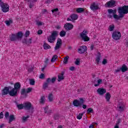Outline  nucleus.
Returning <instances> with one entry per match:
<instances>
[{
  "label": "nucleus",
  "instance_id": "f257e3e1",
  "mask_svg": "<svg viewBox=\"0 0 128 128\" xmlns=\"http://www.w3.org/2000/svg\"><path fill=\"white\" fill-rule=\"evenodd\" d=\"M0 6L2 8V10L3 12H8L10 10V6L7 4H6L0 0Z\"/></svg>",
  "mask_w": 128,
  "mask_h": 128
},
{
  "label": "nucleus",
  "instance_id": "f03ea898",
  "mask_svg": "<svg viewBox=\"0 0 128 128\" xmlns=\"http://www.w3.org/2000/svg\"><path fill=\"white\" fill-rule=\"evenodd\" d=\"M80 36L82 40L84 42H88V40H90V38L88 36V31L86 30H83V32L80 34Z\"/></svg>",
  "mask_w": 128,
  "mask_h": 128
},
{
  "label": "nucleus",
  "instance_id": "7ed1b4c3",
  "mask_svg": "<svg viewBox=\"0 0 128 128\" xmlns=\"http://www.w3.org/2000/svg\"><path fill=\"white\" fill-rule=\"evenodd\" d=\"M58 36V32L57 31H53L51 36L48 38V40L50 44H52V42H54L56 40V38Z\"/></svg>",
  "mask_w": 128,
  "mask_h": 128
},
{
  "label": "nucleus",
  "instance_id": "20e7f679",
  "mask_svg": "<svg viewBox=\"0 0 128 128\" xmlns=\"http://www.w3.org/2000/svg\"><path fill=\"white\" fill-rule=\"evenodd\" d=\"M118 13L121 14H128V6H124L122 7H120L118 8Z\"/></svg>",
  "mask_w": 128,
  "mask_h": 128
},
{
  "label": "nucleus",
  "instance_id": "39448f33",
  "mask_svg": "<svg viewBox=\"0 0 128 128\" xmlns=\"http://www.w3.org/2000/svg\"><path fill=\"white\" fill-rule=\"evenodd\" d=\"M24 110H34V106L32 105V103L30 102H26L24 103Z\"/></svg>",
  "mask_w": 128,
  "mask_h": 128
},
{
  "label": "nucleus",
  "instance_id": "423d86ee",
  "mask_svg": "<svg viewBox=\"0 0 128 128\" xmlns=\"http://www.w3.org/2000/svg\"><path fill=\"white\" fill-rule=\"evenodd\" d=\"M112 36L114 40H120V36H122V34L120 32H113Z\"/></svg>",
  "mask_w": 128,
  "mask_h": 128
},
{
  "label": "nucleus",
  "instance_id": "0eeeda50",
  "mask_svg": "<svg viewBox=\"0 0 128 128\" xmlns=\"http://www.w3.org/2000/svg\"><path fill=\"white\" fill-rule=\"evenodd\" d=\"M117 108L118 112H124V103L122 102H119Z\"/></svg>",
  "mask_w": 128,
  "mask_h": 128
},
{
  "label": "nucleus",
  "instance_id": "6e6552de",
  "mask_svg": "<svg viewBox=\"0 0 128 128\" xmlns=\"http://www.w3.org/2000/svg\"><path fill=\"white\" fill-rule=\"evenodd\" d=\"M62 39L58 38L57 40V42L56 44V46L54 48V50H58L59 48H60V46H62Z\"/></svg>",
  "mask_w": 128,
  "mask_h": 128
},
{
  "label": "nucleus",
  "instance_id": "1a4fd4ad",
  "mask_svg": "<svg viewBox=\"0 0 128 128\" xmlns=\"http://www.w3.org/2000/svg\"><path fill=\"white\" fill-rule=\"evenodd\" d=\"M10 88H12V86L4 87L2 91V96H6V94H10Z\"/></svg>",
  "mask_w": 128,
  "mask_h": 128
},
{
  "label": "nucleus",
  "instance_id": "9d476101",
  "mask_svg": "<svg viewBox=\"0 0 128 128\" xmlns=\"http://www.w3.org/2000/svg\"><path fill=\"white\" fill-rule=\"evenodd\" d=\"M88 50V48L86 46H82L78 49V52L79 54H84Z\"/></svg>",
  "mask_w": 128,
  "mask_h": 128
},
{
  "label": "nucleus",
  "instance_id": "9b49d317",
  "mask_svg": "<svg viewBox=\"0 0 128 128\" xmlns=\"http://www.w3.org/2000/svg\"><path fill=\"white\" fill-rule=\"evenodd\" d=\"M78 18V14H72L70 16V18H67V20L68 22H72V20H76Z\"/></svg>",
  "mask_w": 128,
  "mask_h": 128
},
{
  "label": "nucleus",
  "instance_id": "f8f14e48",
  "mask_svg": "<svg viewBox=\"0 0 128 128\" xmlns=\"http://www.w3.org/2000/svg\"><path fill=\"white\" fill-rule=\"evenodd\" d=\"M18 90L15 89V88H12V90H10L9 92V94L11 96H16V94H18Z\"/></svg>",
  "mask_w": 128,
  "mask_h": 128
},
{
  "label": "nucleus",
  "instance_id": "ddd939ff",
  "mask_svg": "<svg viewBox=\"0 0 128 128\" xmlns=\"http://www.w3.org/2000/svg\"><path fill=\"white\" fill-rule=\"evenodd\" d=\"M97 92L98 94L100 96H104V94L106 92V90L104 88H98L97 90Z\"/></svg>",
  "mask_w": 128,
  "mask_h": 128
},
{
  "label": "nucleus",
  "instance_id": "4468645a",
  "mask_svg": "<svg viewBox=\"0 0 128 128\" xmlns=\"http://www.w3.org/2000/svg\"><path fill=\"white\" fill-rule=\"evenodd\" d=\"M64 28L66 30H70L74 28V25L70 24V23H66L64 25Z\"/></svg>",
  "mask_w": 128,
  "mask_h": 128
},
{
  "label": "nucleus",
  "instance_id": "2eb2a0df",
  "mask_svg": "<svg viewBox=\"0 0 128 128\" xmlns=\"http://www.w3.org/2000/svg\"><path fill=\"white\" fill-rule=\"evenodd\" d=\"M24 0L26 2H30V4L28 5L30 8H34V2H36V0Z\"/></svg>",
  "mask_w": 128,
  "mask_h": 128
},
{
  "label": "nucleus",
  "instance_id": "dca6fc26",
  "mask_svg": "<svg viewBox=\"0 0 128 128\" xmlns=\"http://www.w3.org/2000/svg\"><path fill=\"white\" fill-rule=\"evenodd\" d=\"M114 4H116V1L114 0H111L107 2V6L108 8L114 7Z\"/></svg>",
  "mask_w": 128,
  "mask_h": 128
},
{
  "label": "nucleus",
  "instance_id": "f3484780",
  "mask_svg": "<svg viewBox=\"0 0 128 128\" xmlns=\"http://www.w3.org/2000/svg\"><path fill=\"white\" fill-rule=\"evenodd\" d=\"M90 8L92 10H98V5H96L95 2H94L92 4H91Z\"/></svg>",
  "mask_w": 128,
  "mask_h": 128
},
{
  "label": "nucleus",
  "instance_id": "a211bd4d",
  "mask_svg": "<svg viewBox=\"0 0 128 128\" xmlns=\"http://www.w3.org/2000/svg\"><path fill=\"white\" fill-rule=\"evenodd\" d=\"M120 14V16H118L117 14H114L113 15V16H114V18H115V20H120V18H124V14Z\"/></svg>",
  "mask_w": 128,
  "mask_h": 128
},
{
  "label": "nucleus",
  "instance_id": "6ab92c4d",
  "mask_svg": "<svg viewBox=\"0 0 128 128\" xmlns=\"http://www.w3.org/2000/svg\"><path fill=\"white\" fill-rule=\"evenodd\" d=\"M18 110H22L24 108V104H18L17 102H15Z\"/></svg>",
  "mask_w": 128,
  "mask_h": 128
},
{
  "label": "nucleus",
  "instance_id": "aec40b11",
  "mask_svg": "<svg viewBox=\"0 0 128 128\" xmlns=\"http://www.w3.org/2000/svg\"><path fill=\"white\" fill-rule=\"evenodd\" d=\"M64 72H62L61 74L58 76V82H60V80H64Z\"/></svg>",
  "mask_w": 128,
  "mask_h": 128
},
{
  "label": "nucleus",
  "instance_id": "412c9836",
  "mask_svg": "<svg viewBox=\"0 0 128 128\" xmlns=\"http://www.w3.org/2000/svg\"><path fill=\"white\" fill-rule=\"evenodd\" d=\"M111 97L112 96H110V93L108 92L106 94L105 98L106 102H108V104H110V100Z\"/></svg>",
  "mask_w": 128,
  "mask_h": 128
},
{
  "label": "nucleus",
  "instance_id": "4be33fe9",
  "mask_svg": "<svg viewBox=\"0 0 128 128\" xmlns=\"http://www.w3.org/2000/svg\"><path fill=\"white\" fill-rule=\"evenodd\" d=\"M14 120H16V117L14 114H10L9 116V121L8 123L11 124L12 122H14Z\"/></svg>",
  "mask_w": 128,
  "mask_h": 128
},
{
  "label": "nucleus",
  "instance_id": "5701e85b",
  "mask_svg": "<svg viewBox=\"0 0 128 128\" xmlns=\"http://www.w3.org/2000/svg\"><path fill=\"white\" fill-rule=\"evenodd\" d=\"M14 88H15L18 91L20 90V82H16L14 84Z\"/></svg>",
  "mask_w": 128,
  "mask_h": 128
},
{
  "label": "nucleus",
  "instance_id": "b1692460",
  "mask_svg": "<svg viewBox=\"0 0 128 128\" xmlns=\"http://www.w3.org/2000/svg\"><path fill=\"white\" fill-rule=\"evenodd\" d=\"M100 58H102V55L100 53H98L96 56V60L98 64H100Z\"/></svg>",
  "mask_w": 128,
  "mask_h": 128
},
{
  "label": "nucleus",
  "instance_id": "393cba45",
  "mask_svg": "<svg viewBox=\"0 0 128 128\" xmlns=\"http://www.w3.org/2000/svg\"><path fill=\"white\" fill-rule=\"evenodd\" d=\"M120 70L122 72H127L128 70V66H126V65L123 64L120 68Z\"/></svg>",
  "mask_w": 128,
  "mask_h": 128
},
{
  "label": "nucleus",
  "instance_id": "a878e982",
  "mask_svg": "<svg viewBox=\"0 0 128 128\" xmlns=\"http://www.w3.org/2000/svg\"><path fill=\"white\" fill-rule=\"evenodd\" d=\"M10 40L12 41L16 40H18V38H16V35L14 34H12V36H10Z\"/></svg>",
  "mask_w": 128,
  "mask_h": 128
},
{
  "label": "nucleus",
  "instance_id": "bb28decb",
  "mask_svg": "<svg viewBox=\"0 0 128 128\" xmlns=\"http://www.w3.org/2000/svg\"><path fill=\"white\" fill-rule=\"evenodd\" d=\"M46 102V97L44 96H42L40 100V103L41 104H44Z\"/></svg>",
  "mask_w": 128,
  "mask_h": 128
},
{
  "label": "nucleus",
  "instance_id": "cd10ccee",
  "mask_svg": "<svg viewBox=\"0 0 128 128\" xmlns=\"http://www.w3.org/2000/svg\"><path fill=\"white\" fill-rule=\"evenodd\" d=\"M73 104L74 106H80V101L78 100H74L73 102Z\"/></svg>",
  "mask_w": 128,
  "mask_h": 128
},
{
  "label": "nucleus",
  "instance_id": "c85d7f7f",
  "mask_svg": "<svg viewBox=\"0 0 128 128\" xmlns=\"http://www.w3.org/2000/svg\"><path fill=\"white\" fill-rule=\"evenodd\" d=\"M16 36L17 38V40H20L22 38V32H18L16 34Z\"/></svg>",
  "mask_w": 128,
  "mask_h": 128
},
{
  "label": "nucleus",
  "instance_id": "c756f323",
  "mask_svg": "<svg viewBox=\"0 0 128 128\" xmlns=\"http://www.w3.org/2000/svg\"><path fill=\"white\" fill-rule=\"evenodd\" d=\"M48 99L50 102H52L54 100V95H52V94H49L48 96Z\"/></svg>",
  "mask_w": 128,
  "mask_h": 128
},
{
  "label": "nucleus",
  "instance_id": "7c9ffc66",
  "mask_svg": "<svg viewBox=\"0 0 128 128\" xmlns=\"http://www.w3.org/2000/svg\"><path fill=\"white\" fill-rule=\"evenodd\" d=\"M76 12L78 14H82V12H84V8H79L76 9Z\"/></svg>",
  "mask_w": 128,
  "mask_h": 128
},
{
  "label": "nucleus",
  "instance_id": "2f4dec72",
  "mask_svg": "<svg viewBox=\"0 0 128 128\" xmlns=\"http://www.w3.org/2000/svg\"><path fill=\"white\" fill-rule=\"evenodd\" d=\"M66 32L64 30H62L60 33V36L62 38H64V36H66Z\"/></svg>",
  "mask_w": 128,
  "mask_h": 128
},
{
  "label": "nucleus",
  "instance_id": "473e14b6",
  "mask_svg": "<svg viewBox=\"0 0 128 128\" xmlns=\"http://www.w3.org/2000/svg\"><path fill=\"white\" fill-rule=\"evenodd\" d=\"M44 50H48L50 48V46L46 43H44Z\"/></svg>",
  "mask_w": 128,
  "mask_h": 128
},
{
  "label": "nucleus",
  "instance_id": "72a5a7b5",
  "mask_svg": "<svg viewBox=\"0 0 128 128\" xmlns=\"http://www.w3.org/2000/svg\"><path fill=\"white\" fill-rule=\"evenodd\" d=\"M108 14H112L113 16L116 14V10H112V9H108Z\"/></svg>",
  "mask_w": 128,
  "mask_h": 128
},
{
  "label": "nucleus",
  "instance_id": "f704fd0d",
  "mask_svg": "<svg viewBox=\"0 0 128 128\" xmlns=\"http://www.w3.org/2000/svg\"><path fill=\"white\" fill-rule=\"evenodd\" d=\"M68 58H70V56H66V57L64 58L63 61L64 64H68Z\"/></svg>",
  "mask_w": 128,
  "mask_h": 128
},
{
  "label": "nucleus",
  "instance_id": "c9c22d12",
  "mask_svg": "<svg viewBox=\"0 0 128 128\" xmlns=\"http://www.w3.org/2000/svg\"><path fill=\"white\" fill-rule=\"evenodd\" d=\"M98 84H95L94 86H98L102 82V79H99L97 80Z\"/></svg>",
  "mask_w": 128,
  "mask_h": 128
},
{
  "label": "nucleus",
  "instance_id": "e433bc0d",
  "mask_svg": "<svg viewBox=\"0 0 128 128\" xmlns=\"http://www.w3.org/2000/svg\"><path fill=\"white\" fill-rule=\"evenodd\" d=\"M21 94H22V96H26V90L24 88L22 89Z\"/></svg>",
  "mask_w": 128,
  "mask_h": 128
},
{
  "label": "nucleus",
  "instance_id": "4c0bfd02",
  "mask_svg": "<svg viewBox=\"0 0 128 128\" xmlns=\"http://www.w3.org/2000/svg\"><path fill=\"white\" fill-rule=\"evenodd\" d=\"M5 24H6V26H10L11 24H12V20H8L5 21Z\"/></svg>",
  "mask_w": 128,
  "mask_h": 128
},
{
  "label": "nucleus",
  "instance_id": "58836bf2",
  "mask_svg": "<svg viewBox=\"0 0 128 128\" xmlns=\"http://www.w3.org/2000/svg\"><path fill=\"white\" fill-rule=\"evenodd\" d=\"M28 118H30V116H23L22 118V122H26V120H28Z\"/></svg>",
  "mask_w": 128,
  "mask_h": 128
},
{
  "label": "nucleus",
  "instance_id": "ea45409f",
  "mask_svg": "<svg viewBox=\"0 0 128 128\" xmlns=\"http://www.w3.org/2000/svg\"><path fill=\"white\" fill-rule=\"evenodd\" d=\"M58 58V56L56 55H54L52 58L51 59V62H54V60H56Z\"/></svg>",
  "mask_w": 128,
  "mask_h": 128
},
{
  "label": "nucleus",
  "instance_id": "a19ab883",
  "mask_svg": "<svg viewBox=\"0 0 128 128\" xmlns=\"http://www.w3.org/2000/svg\"><path fill=\"white\" fill-rule=\"evenodd\" d=\"M35 83H36V81H34V80L31 79L30 80V86H34Z\"/></svg>",
  "mask_w": 128,
  "mask_h": 128
},
{
  "label": "nucleus",
  "instance_id": "79ce46f5",
  "mask_svg": "<svg viewBox=\"0 0 128 128\" xmlns=\"http://www.w3.org/2000/svg\"><path fill=\"white\" fill-rule=\"evenodd\" d=\"M48 86V83H47L46 82L44 83L43 84V88L44 90H46Z\"/></svg>",
  "mask_w": 128,
  "mask_h": 128
},
{
  "label": "nucleus",
  "instance_id": "37998d69",
  "mask_svg": "<svg viewBox=\"0 0 128 128\" xmlns=\"http://www.w3.org/2000/svg\"><path fill=\"white\" fill-rule=\"evenodd\" d=\"M114 25L112 24V25H110L109 26V30L110 32H112V30H114Z\"/></svg>",
  "mask_w": 128,
  "mask_h": 128
},
{
  "label": "nucleus",
  "instance_id": "c03bdc74",
  "mask_svg": "<svg viewBox=\"0 0 128 128\" xmlns=\"http://www.w3.org/2000/svg\"><path fill=\"white\" fill-rule=\"evenodd\" d=\"M80 58L76 59V60L75 61V64L76 66H80Z\"/></svg>",
  "mask_w": 128,
  "mask_h": 128
},
{
  "label": "nucleus",
  "instance_id": "a18cd8bd",
  "mask_svg": "<svg viewBox=\"0 0 128 128\" xmlns=\"http://www.w3.org/2000/svg\"><path fill=\"white\" fill-rule=\"evenodd\" d=\"M87 112L88 114H92L94 112V110L92 108H89L87 110Z\"/></svg>",
  "mask_w": 128,
  "mask_h": 128
},
{
  "label": "nucleus",
  "instance_id": "49530a36",
  "mask_svg": "<svg viewBox=\"0 0 128 128\" xmlns=\"http://www.w3.org/2000/svg\"><path fill=\"white\" fill-rule=\"evenodd\" d=\"M4 116L5 118H6V120H8V117L10 116V112H6L4 114Z\"/></svg>",
  "mask_w": 128,
  "mask_h": 128
},
{
  "label": "nucleus",
  "instance_id": "de8ad7c7",
  "mask_svg": "<svg viewBox=\"0 0 128 128\" xmlns=\"http://www.w3.org/2000/svg\"><path fill=\"white\" fill-rule=\"evenodd\" d=\"M82 116H84V113L80 114L78 116H77L78 120H82Z\"/></svg>",
  "mask_w": 128,
  "mask_h": 128
},
{
  "label": "nucleus",
  "instance_id": "09e8293b",
  "mask_svg": "<svg viewBox=\"0 0 128 128\" xmlns=\"http://www.w3.org/2000/svg\"><path fill=\"white\" fill-rule=\"evenodd\" d=\"M80 101H79V103L80 104V105L82 106V104H84V99L82 98H80Z\"/></svg>",
  "mask_w": 128,
  "mask_h": 128
},
{
  "label": "nucleus",
  "instance_id": "8fccbe9b",
  "mask_svg": "<svg viewBox=\"0 0 128 128\" xmlns=\"http://www.w3.org/2000/svg\"><path fill=\"white\" fill-rule=\"evenodd\" d=\"M32 88H27L26 90V94H28L30 92H32Z\"/></svg>",
  "mask_w": 128,
  "mask_h": 128
},
{
  "label": "nucleus",
  "instance_id": "3c124183",
  "mask_svg": "<svg viewBox=\"0 0 128 128\" xmlns=\"http://www.w3.org/2000/svg\"><path fill=\"white\" fill-rule=\"evenodd\" d=\"M102 64H108V60L106 59H104L102 62Z\"/></svg>",
  "mask_w": 128,
  "mask_h": 128
},
{
  "label": "nucleus",
  "instance_id": "603ef678",
  "mask_svg": "<svg viewBox=\"0 0 128 128\" xmlns=\"http://www.w3.org/2000/svg\"><path fill=\"white\" fill-rule=\"evenodd\" d=\"M46 82H47L48 84H50V82H52V79L50 78H48L47 80H46Z\"/></svg>",
  "mask_w": 128,
  "mask_h": 128
},
{
  "label": "nucleus",
  "instance_id": "864d4df0",
  "mask_svg": "<svg viewBox=\"0 0 128 128\" xmlns=\"http://www.w3.org/2000/svg\"><path fill=\"white\" fill-rule=\"evenodd\" d=\"M48 106H46L44 108V112L45 114H46V112H48Z\"/></svg>",
  "mask_w": 128,
  "mask_h": 128
},
{
  "label": "nucleus",
  "instance_id": "5fc2aeb1",
  "mask_svg": "<svg viewBox=\"0 0 128 128\" xmlns=\"http://www.w3.org/2000/svg\"><path fill=\"white\" fill-rule=\"evenodd\" d=\"M28 36H30V31H26L25 33V36H26V38H28Z\"/></svg>",
  "mask_w": 128,
  "mask_h": 128
},
{
  "label": "nucleus",
  "instance_id": "6e6d98bb",
  "mask_svg": "<svg viewBox=\"0 0 128 128\" xmlns=\"http://www.w3.org/2000/svg\"><path fill=\"white\" fill-rule=\"evenodd\" d=\"M2 118H4V112H1L0 113V120H1Z\"/></svg>",
  "mask_w": 128,
  "mask_h": 128
},
{
  "label": "nucleus",
  "instance_id": "4d7b16f0",
  "mask_svg": "<svg viewBox=\"0 0 128 128\" xmlns=\"http://www.w3.org/2000/svg\"><path fill=\"white\" fill-rule=\"evenodd\" d=\"M36 24L37 26H42V22H36Z\"/></svg>",
  "mask_w": 128,
  "mask_h": 128
},
{
  "label": "nucleus",
  "instance_id": "13d9d810",
  "mask_svg": "<svg viewBox=\"0 0 128 128\" xmlns=\"http://www.w3.org/2000/svg\"><path fill=\"white\" fill-rule=\"evenodd\" d=\"M56 78H52L51 80V82L52 84H54V82H56Z\"/></svg>",
  "mask_w": 128,
  "mask_h": 128
},
{
  "label": "nucleus",
  "instance_id": "bf43d9fd",
  "mask_svg": "<svg viewBox=\"0 0 128 128\" xmlns=\"http://www.w3.org/2000/svg\"><path fill=\"white\" fill-rule=\"evenodd\" d=\"M75 68H74V66H71V67H70V70L74 72V70Z\"/></svg>",
  "mask_w": 128,
  "mask_h": 128
},
{
  "label": "nucleus",
  "instance_id": "052dcab7",
  "mask_svg": "<svg viewBox=\"0 0 128 128\" xmlns=\"http://www.w3.org/2000/svg\"><path fill=\"white\" fill-rule=\"evenodd\" d=\"M32 70H33L32 66V67L30 68H28V71L30 72H32Z\"/></svg>",
  "mask_w": 128,
  "mask_h": 128
},
{
  "label": "nucleus",
  "instance_id": "680f3d73",
  "mask_svg": "<svg viewBox=\"0 0 128 128\" xmlns=\"http://www.w3.org/2000/svg\"><path fill=\"white\" fill-rule=\"evenodd\" d=\"M38 34H42V30H38Z\"/></svg>",
  "mask_w": 128,
  "mask_h": 128
},
{
  "label": "nucleus",
  "instance_id": "e2e57ef3",
  "mask_svg": "<svg viewBox=\"0 0 128 128\" xmlns=\"http://www.w3.org/2000/svg\"><path fill=\"white\" fill-rule=\"evenodd\" d=\"M44 78V74H42L40 76V78Z\"/></svg>",
  "mask_w": 128,
  "mask_h": 128
},
{
  "label": "nucleus",
  "instance_id": "0e129e2a",
  "mask_svg": "<svg viewBox=\"0 0 128 128\" xmlns=\"http://www.w3.org/2000/svg\"><path fill=\"white\" fill-rule=\"evenodd\" d=\"M58 8H56L54 10H52V12H58Z\"/></svg>",
  "mask_w": 128,
  "mask_h": 128
},
{
  "label": "nucleus",
  "instance_id": "69168bd1",
  "mask_svg": "<svg viewBox=\"0 0 128 128\" xmlns=\"http://www.w3.org/2000/svg\"><path fill=\"white\" fill-rule=\"evenodd\" d=\"M94 48V45H91V46L90 47V49L91 50H92Z\"/></svg>",
  "mask_w": 128,
  "mask_h": 128
},
{
  "label": "nucleus",
  "instance_id": "338daca9",
  "mask_svg": "<svg viewBox=\"0 0 128 128\" xmlns=\"http://www.w3.org/2000/svg\"><path fill=\"white\" fill-rule=\"evenodd\" d=\"M120 122H122L121 120L120 119V118L118 119L117 123L116 124H118Z\"/></svg>",
  "mask_w": 128,
  "mask_h": 128
},
{
  "label": "nucleus",
  "instance_id": "774afa93",
  "mask_svg": "<svg viewBox=\"0 0 128 128\" xmlns=\"http://www.w3.org/2000/svg\"><path fill=\"white\" fill-rule=\"evenodd\" d=\"M4 128V124H2L0 125V128Z\"/></svg>",
  "mask_w": 128,
  "mask_h": 128
}]
</instances>
